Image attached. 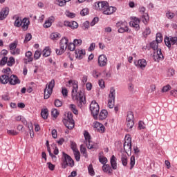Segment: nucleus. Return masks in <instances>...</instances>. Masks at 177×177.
<instances>
[{"label":"nucleus","instance_id":"f257e3e1","mask_svg":"<svg viewBox=\"0 0 177 177\" xmlns=\"http://www.w3.org/2000/svg\"><path fill=\"white\" fill-rule=\"evenodd\" d=\"M66 86L73 87L72 89V97L73 100H76L78 107L82 109V106L86 103L85 99V94L82 91L78 92V82L75 80H69L66 84Z\"/></svg>","mask_w":177,"mask_h":177},{"label":"nucleus","instance_id":"f03ea898","mask_svg":"<svg viewBox=\"0 0 177 177\" xmlns=\"http://www.w3.org/2000/svg\"><path fill=\"white\" fill-rule=\"evenodd\" d=\"M96 10H101L103 15H113L114 12L117 11L115 7L110 6L107 1H98L95 3Z\"/></svg>","mask_w":177,"mask_h":177},{"label":"nucleus","instance_id":"7ed1b4c3","mask_svg":"<svg viewBox=\"0 0 177 177\" xmlns=\"http://www.w3.org/2000/svg\"><path fill=\"white\" fill-rule=\"evenodd\" d=\"M62 168L66 169L67 167H73L74 165V160L68 154L62 153Z\"/></svg>","mask_w":177,"mask_h":177},{"label":"nucleus","instance_id":"20e7f679","mask_svg":"<svg viewBox=\"0 0 177 177\" xmlns=\"http://www.w3.org/2000/svg\"><path fill=\"white\" fill-rule=\"evenodd\" d=\"M53 88H55V80L53 79L44 89V99H49L50 97V95L53 92Z\"/></svg>","mask_w":177,"mask_h":177},{"label":"nucleus","instance_id":"39448f33","mask_svg":"<svg viewBox=\"0 0 177 177\" xmlns=\"http://www.w3.org/2000/svg\"><path fill=\"white\" fill-rule=\"evenodd\" d=\"M115 103V89H114V87H111L110 89L109 95L108 107L109 109H113V107H114Z\"/></svg>","mask_w":177,"mask_h":177},{"label":"nucleus","instance_id":"423d86ee","mask_svg":"<svg viewBox=\"0 0 177 177\" xmlns=\"http://www.w3.org/2000/svg\"><path fill=\"white\" fill-rule=\"evenodd\" d=\"M116 27H118V32L120 34H124V32H131V30L128 27V24L125 21H119L116 24Z\"/></svg>","mask_w":177,"mask_h":177},{"label":"nucleus","instance_id":"0eeeda50","mask_svg":"<svg viewBox=\"0 0 177 177\" xmlns=\"http://www.w3.org/2000/svg\"><path fill=\"white\" fill-rule=\"evenodd\" d=\"M124 150L126 153H132V138L126 136L124 143Z\"/></svg>","mask_w":177,"mask_h":177},{"label":"nucleus","instance_id":"6e6552de","mask_svg":"<svg viewBox=\"0 0 177 177\" xmlns=\"http://www.w3.org/2000/svg\"><path fill=\"white\" fill-rule=\"evenodd\" d=\"M84 136L85 138L84 143L87 149H93V142L91 140L92 138H91V134H89V132H88V131H84Z\"/></svg>","mask_w":177,"mask_h":177},{"label":"nucleus","instance_id":"1a4fd4ad","mask_svg":"<svg viewBox=\"0 0 177 177\" xmlns=\"http://www.w3.org/2000/svg\"><path fill=\"white\" fill-rule=\"evenodd\" d=\"M90 110L91 111V114H93V117L97 115V114H99V110H100L99 104H97L95 100L92 101L90 104Z\"/></svg>","mask_w":177,"mask_h":177},{"label":"nucleus","instance_id":"9d476101","mask_svg":"<svg viewBox=\"0 0 177 177\" xmlns=\"http://www.w3.org/2000/svg\"><path fill=\"white\" fill-rule=\"evenodd\" d=\"M93 127L95 131H97V132H99L100 133H104V132H106V127L103 124L99 122H94L93 123Z\"/></svg>","mask_w":177,"mask_h":177},{"label":"nucleus","instance_id":"9b49d317","mask_svg":"<svg viewBox=\"0 0 177 177\" xmlns=\"http://www.w3.org/2000/svg\"><path fill=\"white\" fill-rule=\"evenodd\" d=\"M177 37H166L165 38V44L167 48H171V46L176 44Z\"/></svg>","mask_w":177,"mask_h":177},{"label":"nucleus","instance_id":"f8f14e48","mask_svg":"<svg viewBox=\"0 0 177 177\" xmlns=\"http://www.w3.org/2000/svg\"><path fill=\"white\" fill-rule=\"evenodd\" d=\"M107 57L106 55H101L98 57V66L100 67H105V66H107Z\"/></svg>","mask_w":177,"mask_h":177},{"label":"nucleus","instance_id":"ddd939ff","mask_svg":"<svg viewBox=\"0 0 177 177\" xmlns=\"http://www.w3.org/2000/svg\"><path fill=\"white\" fill-rule=\"evenodd\" d=\"M134 64L136 67L141 68V70H145L146 66H147V62L145 59H138V62H134Z\"/></svg>","mask_w":177,"mask_h":177},{"label":"nucleus","instance_id":"4468645a","mask_svg":"<svg viewBox=\"0 0 177 177\" xmlns=\"http://www.w3.org/2000/svg\"><path fill=\"white\" fill-rule=\"evenodd\" d=\"M140 23V20L135 17L133 21H130L129 24L131 27L135 28L136 31H139V30H140V26H139Z\"/></svg>","mask_w":177,"mask_h":177},{"label":"nucleus","instance_id":"2eb2a0df","mask_svg":"<svg viewBox=\"0 0 177 177\" xmlns=\"http://www.w3.org/2000/svg\"><path fill=\"white\" fill-rule=\"evenodd\" d=\"M153 59L155 62H161L164 60V55H162L160 48H158L156 54L153 55Z\"/></svg>","mask_w":177,"mask_h":177},{"label":"nucleus","instance_id":"dca6fc26","mask_svg":"<svg viewBox=\"0 0 177 177\" xmlns=\"http://www.w3.org/2000/svg\"><path fill=\"white\" fill-rule=\"evenodd\" d=\"M28 26H30V20L27 18H24L21 23V28L24 31L28 30Z\"/></svg>","mask_w":177,"mask_h":177},{"label":"nucleus","instance_id":"f3484780","mask_svg":"<svg viewBox=\"0 0 177 177\" xmlns=\"http://www.w3.org/2000/svg\"><path fill=\"white\" fill-rule=\"evenodd\" d=\"M8 15H9V8H3L0 12V20L6 19Z\"/></svg>","mask_w":177,"mask_h":177},{"label":"nucleus","instance_id":"a211bd4d","mask_svg":"<svg viewBox=\"0 0 177 177\" xmlns=\"http://www.w3.org/2000/svg\"><path fill=\"white\" fill-rule=\"evenodd\" d=\"M85 50H80L77 49L75 50V55L76 59H78V60H81L82 59H84V56H85Z\"/></svg>","mask_w":177,"mask_h":177},{"label":"nucleus","instance_id":"6ab92c4d","mask_svg":"<svg viewBox=\"0 0 177 177\" xmlns=\"http://www.w3.org/2000/svg\"><path fill=\"white\" fill-rule=\"evenodd\" d=\"M63 123L64 124L65 127L68 128V129H73L75 125L74 120H63Z\"/></svg>","mask_w":177,"mask_h":177},{"label":"nucleus","instance_id":"aec40b11","mask_svg":"<svg viewBox=\"0 0 177 177\" xmlns=\"http://www.w3.org/2000/svg\"><path fill=\"white\" fill-rule=\"evenodd\" d=\"M10 85H17V84H20V80L15 75H12L10 77Z\"/></svg>","mask_w":177,"mask_h":177},{"label":"nucleus","instance_id":"412c9836","mask_svg":"<svg viewBox=\"0 0 177 177\" xmlns=\"http://www.w3.org/2000/svg\"><path fill=\"white\" fill-rule=\"evenodd\" d=\"M67 46H68V39L64 37L60 41V48L61 49H64L66 50Z\"/></svg>","mask_w":177,"mask_h":177},{"label":"nucleus","instance_id":"4be33fe9","mask_svg":"<svg viewBox=\"0 0 177 177\" xmlns=\"http://www.w3.org/2000/svg\"><path fill=\"white\" fill-rule=\"evenodd\" d=\"M102 171L106 172V174H113V167L110 165H104L102 166Z\"/></svg>","mask_w":177,"mask_h":177},{"label":"nucleus","instance_id":"5701e85b","mask_svg":"<svg viewBox=\"0 0 177 177\" xmlns=\"http://www.w3.org/2000/svg\"><path fill=\"white\" fill-rule=\"evenodd\" d=\"M110 162L112 169H117V158L114 155L111 156Z\"/></svg>","mask_w":177,"mask_h":177},{"label":"nucleus","instance_id":"b1692460","mask_svg":"<svg viewBox=\"0 0 177 177\" xmlns=\"http://www.w3.org/2000/svg\"><path fill=\"white\" fill-rule=\"evenodd\" d=\"M10 77L6 75H2L0 77V82L1 84H8V82L10 83Z\"/></svg>","mask_w":177,"mask_h":177},{"label":"nucleus","instance_id":"393cba45","mask_svg":"<svg viewBox=\"0 0 177 177\" xmlns=\"http://www.w3.org/2000/svg\"><path fill=\"white\" fill-rule=\"evenodd\" d=\"M109 115V113L107 112V110L103 109L100 113L99 115V120H106L107 118V115Z\"/></svg>","mask_w":177,"mask_h":177},{"label":"nucleus","instance_id":"a878e982","mask_svg":"<svg viewBox=\"0 0 177 177\" xmlns=\"http://www.w3.org/2000/svg\"><path fill=\"white\" fill-rule=\"evenodd\" d=\"M41 115L44 120H46L49 115V111L48 109H42L41 112Z\"/></svg>","mask_w":177,"mask_h":177},{"label":"nucleus","instance_id":"bb28decb","mask_svg":"<svg viewBox=\"0 0 177 177\" xmlns=\"http://www.w3.org/2000/svg\"><path fill=\"white\" fill-rule=\"evenodd\" d=\"M141 19L142 20L144 24H147V23H149V20H150V17H149V14L144 13V15H142Z\"/></svg>","mask_w":177,"mask_h":177},{"label":"nucleus","instance_id":"cd10ccee","mask_svg":"<svg viewBox=\"0 0 177 177\" xmlns=\"http://www.w3.org/2000/svg\"><path fill=\"white\" fill-rule=\"evenodd\" d=\"M121 161L124 167H127V165H128V157L127 155H122Z\"/></svg>","mask_w":177,"mask_h":177},{"label":"nucleus","instance_id":"c85d7f7f","mask_svg":"<svg viewBox=\"0 0 177 177\" xmlns=\"http://www.w3.org/2000/svg\"><path fill=\"white\" fill-rule=\"evenodd\" d=\"M44 57H48L50 56V48L49 47H46L43 50Z\"/></svg>","mask_w":177,"mask_h":177},{"label":"nucleus","instance_id":"c756f323","mask_svg":"<svg viewBox=\"0 0 177 177\" xmlns=\"http://www.w3.org/2000/svg\"><path fill=\"white\" fill-rule=\"evenodd\" d=\"M18 44L19 42L17 41H15L9 45L10 52H12L13 50H15V49L17 48Z\"/></svg>","mask_w":177,"mask_h":177},{"label":"nucleus","instance_id":"7c9ffc66","mask_svg":"<svg viewBox=\"0 0 177 177\" xmlns=\"http://www.w3.org/2000/svg\"><path fill=\"white\" fill-rule=\"evenodd\" d=\"M80 151L82 154H83L84 157H85V158H88V153L86 152V148L84 145H81Z\"/></svg>","mask_w":177,"mask_h":177},{"label":"nucleus","instance_id":"2f4dec72","mask_svg":"<svg viewBox=\"0 0 177 177\" xmlns=\"http://www.w3.org/2000/svg\"><path fill=\"white\" fill-rule=\"evenodd\" d=\"M50 39H53V41L57 40L60 38V34L58 32H53L50 36Z\"/></svg>","mask_w":177,"mask_h":177},{"label":"nucleus","instance_id":"473e14b6","mask_svg":"<svg viewBox=\"0 0 177 177\" xmlns=\"http://www.w3.org/2000/svg\"><path fill=\"white\" fill-rule=\"evenodd\" d=\"M150 34H151V30L150 29V28L147 27L143 31L142 35L143 37H145V38H147V36L150 35Z\"/></svg>","mask_w":177,"mask_h":177},{"label":"nucleus","instance_id":"72a5a7b5","mask_svg":"<svg viewBox=\"0 0 177 177\" xmlns=\"http://www.w3.org/2000/svg\"><path fill=\"white\" fill-rule=\"evenodd\" d=\"M88 171L91 176H94L95 175V170L93 169V165L90 164L88 167Z\"/></svg>","mask_w":177,"mask_h":177},{"label":"nucleus","instance_id":"f704fd0d","mask_svg":"<svg viewBox=\"0 0 177 177\" xmlns=\"http://www.w3.org/2000/svg\"><path fill=\"white\" fill-rule=\"evenodd\" d=\"M26 59L29 60V62H32L34 58L32 57V53L31 51H27L25 54Z\"/></svg>","mask_w":177,"mask_h":177},{"label":"nucleus","instance_id":"c9c22d12","mask_svg":"<svg viewBox=\"0 0 177 177\" xmlns=\"http://www.w3.org/2000/svg\"><path fill=\"white\" fill-rule=\"evenodd\" d=\"M22 23H23V20H21V19L17 17L15 21V27H21Z\"/></svg>","mask_w":177,"mask_h":177},{"label":"nucleus","instance_id":"e433bc0d","mask_svg":"<svg viewBox=\"0 0 177 177\" xmlns=\"http://www.w3.org/2000/svg\"><path fill=\"white\" fill-rule=\"evenodd\" d=\"M73 154L75 156L76 161H80V160L81 159V153H80V151H73Z\"/></svg>","mask_w":177,"mask_h":177},{"label":"nucleus","instance_id":"4c0bfd02","mask_svg":"<svg viewBox=\"0 0 177 177\" xmlns=\"http://www.w3.org/2000/svg\"><path fill=\"white\" fill-rule=\"evenodd\" d=\"M155 41L158 44H161V42H162V35H161V33L156 34V38Z\"/></svg>","mask_w":177,"mask_h":177},{"label":"nucleus","instance_id":"58836bf2","mask_svg":"<svg viewBox=\"0 0 177 177\" xmlns=\"http://www.w3.org/2000/svg\"><path fill=\"white\" fill-rule=\"evenodd\" d=\"M133 125H135L133 120H127V127L128 129H132V128H133Z\"/></svg>","mask_w":177,"mask_h":177},{"label":"nucleus","instance_id":"ea45409f","mask_svg":"<svg viewBox=\"0 0 177 177\" xmlns=\"http://www.w3.org/2000/svg\"><path fill=\"white\" fill-rule=\"evenodd\" d=\"M150 46L153 50H156V49H158V43L153 40L152 42L150 44Z\"/></svg>","mask_w":177,"mask_h":177},{"label":"nucleus","instance_id":"a19ab883","mask_svg":"<svg viewBox=\"0 0 177 177\" xmlns=\"http://www.w3.org/2000/svg\"><path fill=\"white\" fill-rule=\"evenodd\" d=\"M135 156H132L130 158V169H132L133 168V167H135Z\"/></svg>","mask_w":177,"mask_h":177},{"label":"nucleus","instance_id":"79ce46f5","mask_svg":"<svg viewBox=\"0 0 177 177\" xmlns=\"http://www.w3.org/2000/svg\"><path fill=\"white\" fill-rule=\"evenodd\" d=\"M69 108L74 114H78V110H77V106H75V105L71 104Z\"/></svg>","mask_w":177,"mask_h":177},{"label":"nucleus","instance_id":"37998d69","mask_svg":"<svg viewBox=\"0 0 177 177\" xmlns=\"http://www.w3.org/2000/svg\"><path fill=\"white\" fill-rule=\"evenodd\" d=\"M133 112H128L127 113V121H133Z\"/></svg>","mask_w":177,"mask_h":177},{"label":"nucleus","instance_id":"c03bdc74","mask_svg":"<svg viewBox=\"0 0 177 177\" xmlns=\"http://www.w3.org/2000/svg\"><path fill=\"white\" fill-rule=\"evenodd\" d=\"M13 64H15V58L13 57H10L9 58V60L7 61V66H8L9 67H12Z\"/></svg>","mask_w":177,"mask_h":177},{"label":"nucleus","instance_id":"a18cd8bd","mask_svg":"<svg viewBox=\"0 0 177 177\" xmlns=\"http://www.w3.org/2000/svg\"><path fill=\"white\" fill-rule=\"evenodd\" d=\"M99 161L101 162V164H103L104 165L107 164V158L104 156H99Z\"/></svg>","mask_w":177,"mask_h":177},{"label":"nucleus","instance_id":"49530a36","mask_svg":"<svg viewBox=\"0 0 177 177\" xmlns=\"http://www.w3.org/2000/svg\"><path fill=\"white\" fill-rule=\"evenodd\" d=\"M70 28L72 30H75V28H78V23L75 21H71V26Z\"/></svg>","mask_w":177,"mask_h":177},{"label":"nucleus","instance_id":"de8ad7c7","mask_svg":"<svg viewBox=\"0 0 177 177\" xmlns=\"http://www.w3.org/2000/svg\"><path fill=\"white\" fill-rule=\"evenodd\" d=\"M51 114H52V117H53V118H57L59 113L57 111V109H54L52 110Z\"/></svg>","mask_w":177,"mask_h":177},{"label":"nucleus","instance_id":"09e8293b","mask_svg":"<svg viewBox=\"0 0 177 177\" xmlns=\"http://www.w3.org/2000/svg\"><path fill=\"white\" fill-rule=\"evenodd\" d=\"M41 51L39 50H37L34 54V59L35 60H38L39 57H41Z\"/></svg>","mask_w":177,"mask_h":177},{"label":"nucleus","instance_id":"8fccbe9b","mask_svg":"<svg viewBox=\"0 0 177 177\" xmlns=\"http://www.w3.org/2000/svg\"><path fill=\"white\" fill-rule=\"evenodd\" d=\"M166 17L169 19H174V17H175V13L171 12V11H167L166 13Z\"/></svg>","mask_w":177,"mask_h":177},{"label":"nucleus","instance_id":"3c124183","mask_svg":"<svg viewBox=\"0 0 177 177\" xmlns=\"http://www.w3.org/2000/svg\"><path fill=\"white\" fill-rule=\"evenodd\" d=\"M73 44L75 46H80V45L82 44V40H81V39H75L73 41Z\"/></svg>","mask_w":177,"mask_h":177},{"label":"nucleus","instance_id":"603ef678","mask_svg":"<svg viewBox=\"0 0 177 177\" xmlns=\"http://www.w3.org/2000/svg\"><path fill=\"white\" fill-rule=\"evenodd\" d=\"M71 149H72L73 151L78 150V148H77V144L75 142L71 141Z\"/></svg>","mask_w":177,"mask_h":177},{"label":"nucleus","instance_id":"864d4df0","mask_svg":"<svg viewBox=\"0 0 177 177\" xmlns=\"http://www.w3.org/2000/svg\"><path fill=\"white\" fill-rule=\"evenodd\" d=\"M81 16H86L87 15H89V9L88 8H84L81 12H80Z\"/></svg>","mask_w":177,"mask_h":177},{"label":"nucleus","instance_id":"5fc2aeb1","mask_svg":"<svg viewBox=\"0 0 177 177\" xmlns=\"http://www.w3.org/2000/svg\"><path fill=\"white\" fill-rule=\"evenodd\" d=\"M67 48L69 50H71V52L75 50V45L74 44V43H70L68 45Z\"/></svg>","mask_w":177,"mask_h":177},{"label":"nucleus","instance_id":"6e6d98bb","mask_svg":"<svg viewBox=\"0 0 177 177\" xmlns=\"http://www.w3.org/2000/svg\"><path fill=\"white\" fill-rule=\"evenodd\" d=\"M54 104L55 107H62V106H63V102L59 100H55Z\"/></svg>","mask_w":177,"mask_h":177},{"label":"nucleus","instance_id":"4d7b16f0","mask_svg":"<svg viewBox=\"0 0 177 177\" xmlns=\"http://www.w3.org/2000/svg\"><path fill=\"white\" fill-rule=\"evenodd\" d=\"M6 63L8 64V57H4L0 61V66H5Z\"/></svg>","mask_w":177,"mask_h":177},{"label":"nucleus","instance_id":"13d9d810","mask_svg":"<svg viewBox=\"0 0 177 177\" xmlns=\"http://www.w3.org/2000/svg\"><path fill=\"white\" fill-rule=\"evenodd\" d=\"M100 75H101L100 72L97 71V70L93 71V77H94V78H99Z\"/></svg>","mask_w":177,"mask_h":177},{"label":"nucleus","instance_id":"bf43d9fd","mask_svg":"<svg viewBox=\"0 0 177 177\" xmlns=\"http://www.w3.org/2000/svg\"><path fill=\"white\" fill-rule=\"evenodd\" d=\"M138 128H139V129H146V124H145L144 122L140 121L138 122Z\"/></svg>","mask_w":177,"mask_h":177},{"label":"nucleus","instance_id":"052dcab7","mask_svg":"<svg viewBox=\"0 0 177 177\" xmlns=\"http://www.w3.org/2000/svg\"><path fill=\"white\" fill-rule=\"evenodd\" d=\"M10 53L11 55H20V48H15L12 51H10Z\"/></svg>","mask_w":177,"mask_h":177},{"label":"nucleus","instance_id":"680f3d73","mask_svg":"<svg viewBox=\"0 0 177 177\" xmlns=\"http://www.w3.org/2000/svg\"><path fill=\"white\" fill-rule=\"evenodd\" d=\"M66 16H67V17H70L71 19H74V17H75V15L70 11L66 12Z\"/></svg>","mask_w":177,"mask_h":177},{"label":"nucleus","instance_id":"e2e57ef3","mask_svg":"<svg viewBox=\"0 0 177 177\" xmlns=\"http://www.w3.org/2000/svg\"><path fill=\"white\" fill-rule=\"evenodd\" d=\"M98 84L102 89H104V88H106V86L104 85V80H103L102 79L98 81Z\"/></svg>","mask_w":177,"mask_h":177},{"label":"nucleus","instance_id":"0e129e2a","mask_svg":"<svg viewBox=\"0 0 177 177\" xmlns=\"http://www.w3.org/2000/svg\"><path fill=\"white\" fill-rule=\"evenodd\" d=\"M7 133L8 135H12V136H16V135L19 134V133L15 130H8Z\"/></svg>","mask_w":177,"mask_h":177},{"label":"nucleus","instance_id":"69168bd1","mask_svg":"<svg viewBox=\"0 0 177 177\" xmlns=\"http://www.w3.org/2000/svg\"><path fill=\"white\" fill-rule=\"evenodd\" d=\"M64 120H66L67 121H74V120L73 119V113H68L67 117Z\"/></svg>","mask_w":177,"mask_h":177},{"label":"nucleus","instance_id":"338daca9","mask_svg":"<svg viewBox=\"0 0 177 177\" xmlns=\"http://www.w3.org/2000/svg\"><path fill=\"white\" fill-rule=\"evenodd\" d=\"M171 89V85L167 84L165 86H163L162 89V92H168V91H170Z\"/></svg>","mask_w":177,"mask_h":177},{"label":"nucleus","instance_id":"774afa93","mask_svg":"<svg viewBox=\"0 0 177 177\" xmlns=\"http://www.w3.org/2000/svg\"><path fill=\"white\" fill-rule=\"evenodd\" d=\"M55 3L59 5V6H64V5H66V1L57 0L55 1Z\"/></svg>","mask_w":177,"mask_h":177}]
</instances>
